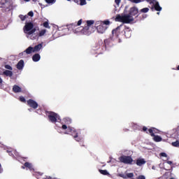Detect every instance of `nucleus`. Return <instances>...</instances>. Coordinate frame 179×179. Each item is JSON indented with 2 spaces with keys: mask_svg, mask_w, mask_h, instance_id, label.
Here are the masks:
<instances>
[{
  "mask_svg": "<svg viewBox=\"0 0 179 179\" xmlns=\"http://www.w3.org/2000/svg\"><path fill=\"white\" fill-rule=\"evenodd\" d=\"M71 122L72 120H71V118L66 117L63 120L62 126H58V124H56L57 127L56 129H57L59 134H64V135H72L74 139L77 141V142H80L81 139L80 138L78 137V135H76V130L74 128L68 126Z\"/></svg>",
  "mask_w": 179,
  "mask_h": 179,
  "instance_id": "1",
  "label": "nucleus"
},
{
  "mask_svg": "<svg viewBox=\"0 0 179 179\" xmlns=\"http://www.w3.org/2000/svg\"><path fill=\"white\" fill-rule=\"evenodd\" d=\"M127 7H125V9L122 14H118L116 15V17L115 19V22H120L121 23H131V22H134L135 19L134 18V16L136 15H138V13L139 12L138 10V8L136 7H131L130 8L129 10V13H127Z\"/></svg>",
  "mask_w": 179,
  "mask_h": 179,
  "instance_id": "2",
  "label": "nucleus"
},
{
  "mask_svg": "<svg viewBox=\"0 0 179 179\" xmlns=\"http://www.w3.org/2000/svg\"><path fill=\"white\" fill-rule=\"evenodd\" d=\"M87 25L84 27H78L73 30L74 34L81 35V36H90L93 31L90 30V26L94 24V20H90L86 21Z\"/></svg>",
  "mask_w": 179,
  "mask_h": 179,
  "instance_id": "3",
  "label": "nucleus"
},
{
  "mask_svg": "<svg viewBox=\"0 0 179 179\" xmlns=\"http://www.w3.org/2000/svg\"><path fill=\"white\" fill-rule=\"evenodd\" d=\"M24 33L26 34V36L27 38H30V40H36L37 38V35L36 33V28H34V25L31 22H27L24 27Z\"/></svg>",
  "mask_w": 179,
  "mask_h": 179,
  "instance_id": "4",
  "label": "nucleus"
},
{
  "mask_svg": "<svg viewBox=\"0 0 179 179\" xmlns=\"http://www.w3.org/2000/svg\"><path fill=\"white\" fill-rule=\"evenodd\" d=\"M110 24V20H106L103 21H96L95 22V28L96 33L99 34H104L107 30V26Z\"/></svg>",
  "mask_w": 179,
  "mask_h": 179,
  "instance_id": "5",
  "label": "nucleus"
},
{
  "mask_svg": "<svg viewBox=\"0 0 179 179\" xmlns=\"http://www.w3.org/2000/svg\"><path fill=\"white\" fill-rule=\"evenodd\" d=\"M119 160L122 163H124V164H132V162H134V159L131 156H125L122 155L119 158Z\"/></svg>",
  "mask_w": 179,
  "mask_h": 179,
  "instance_id": "6",
  "label": "nucleus"
},
{
  "mask_svg": "<svg viewBox=\"0 0 179 179\" xmlns=\"http://www.w3.org/2000/svg\"><path fill=\"white\" fill-rule=\"evenodd\" d=\"M32 52H35L34 49L33 47L29 46L24 52L20 53L19 57H20L21 58H26L27 55H30Z\"/></svg>",
  "mask_w": 179,
  "mask_h": 179,
  "instance_id": "7",
  "label": "nucleus"
},
{
  "mask_svg": "<svg viewBox=\"0 0 179 179\" xmlns=\"http://www.w3.org/2000/svg\"><path fill=\"white\" fill-rule=\"evenodd\" d=\"M48 115L51 122H57V120H60L59 115L54 112H49Z\"/></svg>",
  "mask_w": 179,
  "mask_h": 179,
  "instance_id": "8",
  "label": "nucleus"
},
{
  "mask_svg": "<svg viewBox=\"0 0 179 179\" xmlns=\"http://www.w3.org/2000/svg\"><path fill=\"white\" fill-rule=\"evenodd\" d=\"M147 2H149L150 5H153L155 10H157L158 12H160L162 10V7L160 6V4H159V2L156 0H146Z\"/></svg>",
  "mask_w": 179,
  "mask_h": 179,
  "instance_id": "9",
  "label": "nucleus"
},
{
  "mask_svg": "<svg viewBox=\"0 0 179 179\" xmlns=\"http://www.w3.org/2000/svg\"><path fill=\"white\" fill-rule=\"evenodd\" d=\"M27 104L28 106H29V107H31L32 108H37L38 107V104L37 103V102H36L33 99L28 100Z\"/></svg>",
  "mask_w": 179,
  "mask_h": 179,
  "instance_id": "10",
  "label": "nucleus"
},
{
  "mask_svg": "<svg viewBox=\"0 0 179 179\" xmlns=\"http://www.w3.org/2000/svg\"><path fill=\"white\" fill-rule=\"evenodd\" d=\"M136 164L139 166H143V164H146V160H145L143 158H138L136 159Z\"/></svg>",
  "mask_w": 179,
  "mask_h": 179,
  "instance_id": "11",
  "label": "nucleus"
},
{
  "mask_svg": "<svg viewBox=\"0 0 179 179\" xmlns=\"http://www.w3.org/2000/svg\"><path fill=\"white\" fill-rule=\"evenodd\" d=\"M122 27V24H121L120 26L117 27L115 29H113L112 31V34H113V36H118V34H120V33H121V28Z\"/></svg>",
  "mask_w": 179,
  "mask_h": 179,
  "instance_id": "12",
  "label": "nucleus"
},
{
  "mask_svg": "<svg viewBox=\"0 0 179 179\" xmlns=\"http://www.w3.org/2000/svg\"><path fill=\"white\" fill-rule=\"evenodd\" d=\"M159 130H157L156 128H151L148 129V134L151 135V136H155V134H158Z\"/></svg>",
  "mask_w": 179,
  "mask_h": 179,
  "instance_id": "13",
  "label": "nucleus"
},
{
  "mask_svg": "<svg viewBox=\"0 0 179 179\" xmlns=\"http://www.w3.org/2000/svg\"><path fill=\"white\" fill-rule=\"evenodd\" d=\"M131 33L132 31H131V29H129V28H126L124 29V36L125 37H127V38H129V37H131Z\"/></svg>",
  "mask_w": 179,
  "mask_h": 179,
  "instance_id": "14",
  "label": "nucleus"
},
{
  "mask_svg": "<svg viewBox=\"0 0 179 179\" xmlns=\"http://www.w3.org/2000/svg\"><path fill=\"white\" fill-rule=\"evenodd\" d=\"M41 59V57L39 54H35L32 57V60L34 61V62H38V61H40Z\"/></svg>",
  "mask_w": 179,
  "mask_h": 179,
  "instance_id": "15",
  "label": "nucleus"
},
{
  "mask_svg": "<svg viewBox=\"0 0 179 179\" xmlns=\"http://www.w3.org/2000/svg\"><path fill=\"white\" fill-rule=\"evenodd\" d=\"M120 176L122 178H132V177H134V174L132 173H127L126 175L120 174Z\"/></svg>",
  "mask_w": 179,
  "mask_h": 179,
  "instance_id": "16",
  "label": "nucleus"
},
{
  "mask_svg": "<svg viewBox=\"0 0 179 179\" xmlns=\"http://www.w3.org/2000/svg\"><path fill=\"white\" fill-rule=\"evenodd\" d=\"M23 66H24V61L20 60L17 64V68L20 70L23 69Z\"/></svg>",
  "mask_w": 179,
  "mask_h": 179,
  "instance_id": "17",
  "label": "nucleus"
},
{
  "mask_svg": "<svg viewBox=\"0 0 179 179\" xmlns=\"http://www.w3.org/2000/svg\"><path fill=\"white\" fill-rule=\"evenodd\" d=\"M41 48H43V44L40 43L34 48V52H38V51H40V50H41Z\"/></svg>",
  "mask_w": 179,
  "mask_h": 179,
  "instance_id": "18",
  "label": "nucleus"
},
{
  "mask_svg": "<svg viewBox=\"0 0 179 179\" xmlns=\"http://www.w3.org/2000/svg\"><path fill=\"white\" fill-rule=\"evenodd\" d=\"M13 90L15 93H20L22 92V88L17 85H14L13 87Z\"/></svg>",
  "mask_w": 179,
  "mask_h": 179,
  "instance_id": "19",
  "label": "nucleus"
},
{
  "mask_svg": "<svg viewBox=\"0 0 179 179\" xmlns=\"http://www.w3.org/2000/svg\"><path fill=\"white\" fill-rule=\"evenodd\" d=\"M155 142H162V137L160 136H152Z\"/></svg>",
  "mask_w": 179,
  "mask_h": 179,
  "instance_id": "20",
  "label": "nucleus"
},
{
  "mask_svg": "<svg viewBox=\"0 0 179 179\" xmlns=\"http://www.w3.org/2000/svg\"><path fill=\"white\" fill-rule=\"evenodd\" d=\"M3 75H6V76H12L13 75V73L9 70H6L3 71Z\"/></svg>",
  "mask_w": 179,
  "mask_h": 179,
  "instance_id": "21",
  "label": "nucleus"
},
{
  "mask_svg": "<svg viewBox=\"0 0 179 179\" xmlns=\"http://www.w3.org/2000/svg\"><path fill=\"white\" fill-rule=\"evenodd\" d=\"M24 166L29 169V170H33V165L29 162H26Z\"/></svg>",
  "mask_w": 179,
  "mask_h": 179,
  "instance_id": "22",
  "label": "nucleus"
},
{
  "mask_svg": "<svg viewBox=\"0 0 179 179\" xmlns=\"http://www.w3.org/2000/svg\"><path fill=\"white\" fill-rule=\"evenodd\" d=\"M99 172L101 174H103V176H110V173L108 171H107V170H99Z\"/></svg>",
  "mask_w": 179,
  "mask_h": 179,
  "instance_id": "23",
  "label": "nucleus"
},
{
  "mask_svg": "<svg viewBox=\"0 0 179 179\" xmlns=\"http://www.w3.org/2000/svg\"><path fill=\"white\" fill-rule=\"evenodd\" d=\"M45 33H47V30L45 29H42L39 31V37H43V36H44V34H45Z\"/></svg>",
  "mask_w": 179,
  "mask_h": 179,
  "instance_id": "24",
  "label": "nucleus"
},
{
  "mask_svg": "<svg viewBox=\"0 0 179 179\" xmlns=\"http://www.w3.org/2000/svg\"><path fill=\"white\" fill-rule=\"evenodd\" d=\"M172 146H174V148H179V141H176L175 142H173Z\"/></svg>",
  "mask_w": 179,
  "mask_h": 179,
  "instance_id": "25",
  "label": "nucleus"
},
{
  "mask_svg": "<svg viewBox=\"0 0 179 179\" xmlns=\"http://www.w3.org/2000/svg\"><path fill=\"white\" fill-rule=\"evenodd\" d=\"M19 17L23 22V21L26 20V19H27V15H19Z\"/></svg>",
  "mask_w": 179,
  "mask_h": 179,
  "instance_id": "26",
  "label": "nucleus"
},
{
  "mask_svg": "<svg viewBox=\"0 0 179 179\" xmlns=\"http://www.w3.org/2000/svg\"><path fill=\"white\" fill-rule=\"evenodd\" d=\"M130 2H133L134 3H139L141 2H143V0H129Z\"/></svg>",
  "mask_w": 179,
  "mask_h": 179,
  "instance_id": "27",
  "label": "nucleus"
},
{
  "mask_svg": "<svg viewBox=\"0 0 179 179\" xmlns=\"http://www.w3.org/2000/svg\"><path fill=\"white\" fill-rule=\"evenodd\" d=\"M86 0H80L78 5H80V6H83V5H86Z\"/></svg>",
  "mask_w": 179,
  "mask_h": 179,
  "instance_id": "28",
  "label": "nucleus"
},
{
  "mask_svg": "<svg viewBox=\"0 0 179 179\" xmlns=\"http://www.w3.org/2000/svg\"><path fill=\"white\" fill-rule=\"evenodd\" d=\"M141 12H142L143 13H148V12H149V8H144L141 10Z\"/></svg>",
  "mask_w": 179,
  "mask_h": 179,
  "instance_id": "29",
  "label": "nucleus"
},
{
  "mask_svg": "<svg viewBox=\"0 0 179 179\" xmlns=\"http://www.w3.org/2000/svg\"><path fill=\"white\" fill-rule=\"evenodd\" d=\"M43 26L46 28V29H50V25L48 24V22H45L43 23Z\"/></svg>",
  "mask_w": 179,
  "mask_h": 179,
  "instance_id": "30",
  "label": "nucleus"
},
{
  "mask_svg": "<svg viewBox=\"0 0 179 179\" xmlns=\"http://www.w3.org/2000/svg\"><path fill=\"white\" fill-rule=\"evenodd\" d=\"M45 2H47V3H55V0H45Z\"/></svg>",
  "mask_w": 179,
  "mask_h": 179,
  "instance_id": "31",
  "label": "nucleus"
},
{
  "mask_svg": "<svg viewBox=\"0 0 179 179\" xmlns=\"http://www.w3.org/2000/svg\"><path fill=\"white\" fill-rule=\"evenodd\" d=\"M20 101H22V103H26V99L23 96L20 97Z\"/></svg>",
  "mask_w": 179,
  "mask_h": 179,
  "instance_id": "32",
  "label": "nucleus"
},
{
  "mask_svg": "<svg viewBox=\"0 0 179 179\" xmlns=\"http://www.w3.org/2000/svg\"><path fill=\"white\" fill-rule=\"evenodd\" d=\"M159 156H162V157H167V154H166V152H162L159 154Z\"/></svg>",
  "mask_w": 179,
  "mask_h": 179,
  "instance_id": "33",
  "label": "nucleus"
},
{
  "mask_svg": "<svg viewBox=\"0 0 179 179\" xmlns=\"http://www.w3.org/2000/svg\"><path fill=\"white\" fill-rule=\"evenodd\" d=\"M28 16H31V17H33L34 16V13H33V11L29 12Z\"/></svg>",
  "mask_w": 179,
  "mask_h": 179,
  "instance_id": "34",
  "label": "nucleus"
},
{
  "mask_svg": "<svg viewBox=\"0 0 179 179\" xmlns=\"http://www.w3.org/2000/svg\"><path fill=\"white\" fill-rule=\"evenodd\" d=\"M82 20H80L78 21L77 24H76L75 26H80L82 24Z\"/></svg>",
  "mask_w": 179,
  "mask_h": 179,
  "instance_id": "35",
  "label": "nucleus"
},
{
  "mask_svg": "<svg viewBox=\"0 0 179 179\" xmlns=\"http://www.w3.org/2000/svg\"><path fill=\"white\" fill-rule=\"evenodd\" d=\"M6 69H9V71H12V66L9 65H6L5 66Z\"/></svg>",
  "mask_w": 179,
  "mask_h": 179,
  "instance_id": "36",
  "label": "nucleus"
},
{
  "mask_svg": "<svg viewBox=\"0 0 179 179\" xmlns=\"http://www.w3.org/2000/svg\"><path fill=\"white\" fill-rule=\"evenodd\" d=\"M120 2H121V0H115V3H116V5H120Z\"/></svg>",
  "mask_w": 179,
  "mask_h": 179,
  "instance_id": "37",
  "label": "nucleus"
},
{
  "mask_svg": "<svg viewBox=\"0 0 179 179\" xmlns=\"http://www.w3.org/2000/svg\"><path fill=\"white\" fill-rule=\"evenodd\" d=\"M166 176H171V173H169V172H168V173H166L164 174V177L165 178H167L166 177Z\"/></svg>",
  "mask_w": 179,
  "mask_h": 179,
  "instance_id": "38",
  "label": "nucleus"
},
{
  "mask_svg": "<svg viewBox=\"0 0 179 179\" xmlns=\"http://www.w3.org/2000/svg\"><path fill=\"white\" fill-rule=\"evenodd\" d=\"M73 27V24H71L70 25H69V27H67V29L69 30V29Z\"/></svg>",
  "mask_w": 179,
  "mask_h": 179,
  "instance_id": "39",
  "label": "nucleus"
},
{
  "mask_svg": "<svg viewBox=\"0 0 179 179\" xmlns=\"http://www.w3.org/2000/svg\"><path fill=\"white\" fill-rule=\"evenodd\" d=\"M166 163H167V164H169L170 166H171V164H173V162H171V161H167Z\"/></svg>",
  "mask_w": 179,
  "mask_h": 179,
  "instance_id": "40",
  "label": "nucleus"
},
{
  "mask_svg": "<svg viewBox=\"0 0 179 179\" xmlns=\"http://www.w3.org/2000/svg\"><path fill=\"white\" fill-rule=\"evenodd\" d=\"M138 179H145V178L143 176H138Z\"/></svg>",
  "mask_w": 179,
  "mask_h": 179,
  "instance_id": "41",
  "label": "nucleus"
},
{
  "mask_svg": "<svg viewBox=\"0 0 179 179\" xmlns=\"http://www.w3.org/2000/svg\"><path fill=\"white\" fill-rule=\"evenodd\" d=\"M143 131L144 132H146V131H148V127H144L143 128Z\"/></svg>",
  "mask_w": 179,
  "mask_h": 179,
  "instance_id": "42",
  "label": "nucleus"
},
{
  "mask_svg": "<svg viewBox=\"0 0 179 179\" xmlns=\"http://www.w3.org/2000/svg\"><path fill=\"white\" fill-rule=\"evenodd\" d=\"M73 1L78 5L79 2H80V0H73Z\"/></svg>",
  "mask_w": 179,
  "mask_h": 179,
  "instance_id": "43",
  "label": "nucleus"
},
{
  "mask_svg": "<svg viewBox=\"0 0 179 179\" xmlns=\"http://www.w3.org/2000/svg\"><path fill=\"white\" fill-rule=\"evenodd\" d=\"M3 82V80H2V78H0V84L2 83Z\"/></svg>",
  "mask_w": 179,
  "mask_h": 179,
  "instance_id": "44",
  "label": "nucleus"
},
{
  "mask_svg": "<svg viewBox=\"0 0 179 179\" xmlns=\"http://www.w3.org/2000/svg\"><path fill=\"white\" fill-rule=\"evenodd\" d=\"M24 2H30V0H24Z\"/></svg>",
  "mask_w": 179,
  "mask_h": 179,
  "instance_id": "45",
  "label": "nucleus"
},
{
  "mask_svg": "<svg viewBox=\"0 0 179 179\" xmlns=\"http://www.w3.org/2000/svg\"><path fill=\"white\" fill-rule=\"evenodd\" d=\"M104 43H105V44L106 45V44H107V40H105V41H104Z\"/></svg>",
  "mask_w": 179,
  "mask_h": 179,
  "instance_id": "46",
  "label": "nucleus"
},
{
  "mask_svg": "<svg viewBox=\"0 0 179 179\" xmlns=\"http://www.w3.org/2000/svg\"><path fill=\"white\" fill-rule=\"evenodd\" d=\"M39 5H40L41 6H43V4H41V3H39Z\"/></svg>",
  "mask_w": 179,
  "mask_h": 179,
  "instance_id": "47",
  "label": "nucleus"
},
{
  "mask_svg": "<svg viewBox=\"0 0 179 179\" xmlns=\"http://www.w3.org/2000/svg\"><path fill=\"white\" fill-rule=\"evenodd\" d=\"M34 2H37V0H33Z\"/></svg>",
  "mask_w": 179,
  "mask_h": 179,
  "instance_id": "48",
  "label": "nucleus"
},
{
  "mask_svg": "<svg viewBox=\"0 0 179 179\" xmlns=\"http://www.w3.org/2000/svg\"><path fill=\"white\" fill-rule=\"evenodd\" d=\"M157 15H160V13L159 12L157 13Z\"/></svg>",
  "mask_w": 179,
  "mask_h": 179,
  "instance_id": "49",
  "label": "nucleus"
},
{
  "mask_svg": "<svg viewBox=\"0 0 179 179\" xmlns=\"http://www.w3.org/2000/svg\"><path fill=\"white\" fill-rule=\"evenodd\" d=\"M1 3H3V0L1 1Z\"/></svg>",
  "mask_w": 179,
  "mask_h": 179,
  "instance_id": "50",
  "label": "nucleus"
},
{
  "mask_svg": "<svg viewBox=\"0 0 179 179\" xmlns=\"http://www.w3.org/2000/svg\"><path fill=\"white\" fill-rule=\"evenodd\" d=\"M152 170H155V166H152Z\"/></svg>",
  "mask_w": 179,
  "mask_h": 179,
  "instance_id": "51",
  "label": "nucleus"
},
{
  "mask_svg": "<svg viewBox=\"0 0 179 179\" xmlns=\"http://www.w3.org/2000/svg\"><path fill=\"white\" fill-rule=\"evenodd\" d=\"M145 17H146V15H144V16H143V18H145Z\"/></svg>",
  "mask_w": 179,
  "mask_h": 179,
  "instance_id": "52",
  "label": "nucleus"
},
{
  "mask_svg": "<svg viewBox=\"0 0 179 179\" xmlns=\"http://www.w3.org/2000/svg\"><path fill=\"white\" fill-rule=\"evenodd\" d=\"M178 71H179V66H178Z\"/></svg>",
  "mask_w": 179,
  "mask_h": 179,
  "instance_id": "53",
  "label": "nucleus"
},
{
  "mask_svg": "<svg viewBox=\"0 0 179 179\" xmlns=\"http://www.w3.org/2000/svg\"><path fill=\"white\" fill-rule=\"evenodd\" d=\"M171 179H176V178H171Z\"/></svg>",
  "mask_w": 179,
  "mask_h": 179,
  "instance_id": "54",
  "label": "nucleus"
},
{
  "mask_svg": "<svg viewBox=\"0 0 179 179\" xmlns=\"http://www.w3.org/2000/svg\"><path fill=\"white\" fill-rule=\"evenodd\" d=\"M22 169H24V166H22Z\"/></svg>",
  "mask_w": 179,
  "mask_h": 179,
  "instance_id": "55",
  "label": "nucleus"
},
{
  "mask_svg": "<svg viewBox=\"0 0 179 179\" xmlns=\"http://www.w3.org/2000/svg\"><path fill=\"white\" fill-rule=\"evenodd\" d=\"M67 1H70L71 0H67Z\"/></svg>",
  "mask_w": 179,
  "mask_h": 179,
  "instance_id": "56",
  "label": "nucleus"
},
{
  "mask_svg": "<svg viewBox=\"0 0 179 179\" xmlns=\"http://www.w3.org/2000/svg\"><path fill=\"white\" fill-rule=\"evenodd\" d=\"M88 1H90V0H88Z\"/></svg>",
  "mask_w": 179,
  "mask_h": 179,
  "instance_id": "57",
  "label": "nucleus"
}]
</instances>
